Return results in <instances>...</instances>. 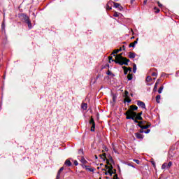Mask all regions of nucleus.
Here are the masks:
<instances>
[{
	"label": "nucleus",
	"instance_id": "14",
	"mask_svg": "<svg viewBox=\"0 0 179 179\" xmlns=\"http://www.w3.org/2000/svg\"><path fill=\"white\" fill-rule=\"evenodd\" d=\"M135 136L137 139H143V134H141V133H135Z\"/></svg>",
	"mask_w": 179,
	"mask_h": 179
},
{
	"label": "nucleus",
	"instance_id": "45",
	"mask_svg": "<svg viewBox=\"0 0 179 179\" xmlns=\"http://www.w3.org/2000/svg\"><path fill=\"white\" fill-rule=\"evenodd\" d=\"M147 3H148V0H144L143 5H146Z\"/></svg>",
	"mask_w": 179,
	"mask_h": 179
},
{
	"label": "nucleus",
	"instance_id": "47",
	"mask_svg": "<svg viewBox=\"0 0 179 179\" xmlns=\"http://www.w3.org/2000/svg\"><path fill=\"white\" fill-rule=\"evenodd\" d=\"M113 178L117 179V175H115Z\"/></svg>",
	"mask_w": 179,
	"mask_h": 179
},
{
	"label": "nucleus",
	"instance_id": "28",
	"mask_svg": "<svg viewBox=\"0 0 179 179\" xmlns=\"http://www.w3.org/2000/svg\"><path fill=\"white\" fill-rule=\"evenodd\" d=\"M1 30L3 31L5 30V22H3L1 24Z\"/></svg>",
	"mask_w": 179,
	"mask_h": 179
},
{
	"label": "nucleus",
	"instance_id": "18",
	"mask_svg": "<svg viewBox=\"0 0 179 179\" xmlns=\"http://www.w3.org/2000/svg\"><path fill=\"white\" fill-rule=\"evenodd\" d=\"M81 108H83V110H87V103H83L81 105Z\"/></svg>",
	"mask_w": 179,
	"mask_h": 179
},
{
	"label": "nucleus",
	"instance_id": "6",
	"mask_svg": "<svg viewBox=\"0 0 179 179\" xmlns=\"http://www.w3.org/2000/svg\"><path fill=\"white\" fill-rule=\"evenodd\" d=\"M113 5H114V2L111 1H108L106 5L107 10H111Z\"/></svg>",
	"mask_w": 179,
	"mask_h": 179
},
{
	"label": "nucleus",
	"instance_id": "37",
	"mask_svg": "<svg viewBox=\"0 0 179 179\" xmlns=\"http://www.w3.org/2000/svg\"><path fill=\"white\" fill-rule=\"evenodd\" d=\"M106 75H113V73H111V71H110V70H108L106 73Z\"/></svg>",
	"mask_w": 179,
	"mask_h": 179
},
{
	"label": "nucleus",
	"instance_id": "11",
	"mask_svg": "<svg viewBox=\"0 0 179 179\" xmlns=\"http://www.w3.org/2000/svg\"><path fill=\"white\" fill-rule=\"evenodd\" d=\"M113 5H114V8H119L120 10H122V9H124V8H122V6H121V4H120L118 3L113 2Z\"/></svg>",
	"mask_w": 179,
	"mask_h": 179
},
{
	"label": "nucleus",
	"instance_id": "13",
	"mask_svg": "<svg viewBox=\"0 0 179 179\" xmlns=\"http://www.w3.org/2000/svg\"><path fill=\"white\" fill-rule=\"evenodd\" d=\"M142 122H140L139 124H138V127L140 128H142V129H148V128H149V127H150V125H145V126H142Z\"/></svg>",
	"mask_w": 179,
	"mask_h": 179
},
{
	"label": "nucleus",
	"instance_id": "27",
	"mask_svg": "<svg viewBox=\"0 0 179 179\" xmlns=\"http://www.w3.org/2000/svg\"><path fill=\"white\" fill-rule=\"evenodd\" d=\"M145 80H146V82H151L152 77L151 76H147Z\"/></svg>",
	"mask_w": 179,
	"mask_h": 179
},
{
	"label": "nucleus",
	"instance_id": "42",
	"mask_svg": "<svg viewBox=\"0 0 179 179\" xmlns=\"http://www.w3.org/2000/svg\"><path fill=\"white\" fill-rule=\"evenodd\" d=\"M152 76H157V73L154 72V73H152Z\"/></svg>",
	"mask_w": 179,
	"mask_h": 179
},
{
	"label": "nucleus",
	"instance_id": "4",
	"mask_svg": "<svg viewBox=\"0 0 179 179\" xmlns=\"http://www.w3.org/2000/svg\"><path fill=\"white\" fill-rule=\"evenodd\" d=\"M21 17L22 19H23V20H24L27 24H28V27L29 29H31V22H30V18L29 17V16H27L26 14H22L21 15Z\"/></svg>",
	"mask_w": 179,
	"mask_h": 179
},
{
	"label": "nucleus",
	"instance_id": "49",
	"mask_svg": "<svg viewBox=\"0 0 179 179\" xmlns=\"http://www.w3.org/2000/svg\"><path fill=\"white\" fill-rule=\"evenodd\" d=\"M154 167H156V164H155V162L152 163Z\"/></svg>",
	"mask_w": 179,
	"mask_h": 179
},
{
	"label": "nucleus",
	"instance_id": "40",
	"mask_svg": "<svg viewBox=\"0 0 179 179\" xmlns=\"http://www.w3.org/2000/svg\"><path fill=\"white\" fill-rule=\"evenodd\" d=\"M150 132V129H147L146 131H144V134H149Z\"/></svg>",
	"mask_w": 179,
	"mask_h": 179
},
{
	"label": "nucleus",
	"instance_id": "43",
	"mask_svg": "<svg viewBox=\"0 0 179 179\" xmlns=\"http://www.w3.org/2000/svg\"><path fill=\"white\" fill-rule=\"evenodd\" d=\"M73 163H74V165L76 166H78V164H79V163H78V161L76 160H75Z\"/></svg>",
	"mask_w": 179,
	"mask_h": 179
},
{
	"label": "nucleus",
	"instance_id": "16",
	"mask_svg": "<svg viewBox=\"0 0 179 179\" xmlns=\"http://www.w3.org/2000/svg\"><path fill=\"white\" fill-rule=\"evenodd\" d=\"M64 164H65L66 166H67V167H71V166H72V162H71V161H70L69 159H66V160L65 161Z\"/></svg>",
	"mask_w": 179,
	"mask_h": 179
},
{
	"label": "nucleus",
	"instance_id": "41",
	"mask_svg": "<svg viewBox=\"0 0 179 179\" xmlns=\"http://www.w3.org/2000/svg\"><path fill=\"white\" fill-rule=\"evenodd\" d=\"M134 162L136 163L137 164H139V160L138 159H134Z\"/></svg>",
	"mask_w": 179,
	"mask_h": 179
},
{
	"label": "nucleus",
	"instance_id": "29",
	"mask_svg": "<svg viewBox=\"0 0 179 179\" xmlns=\"http://www.w3.org/2000/svg\"><path fill=\"white\" fill-rule=\"evenodd\" d=\"M124 101L127 103H131V100L129 99V96H128V98L124 99Z\"/></svg>",
	"mask_w": 179,
	"mask_h": 179
},
{
	"label": "nucleus",
	"instance_id": "32",
	"mask_svg": "<svg viewBox=\"0 0 179 179\" xmlns=\"http://www.w3.org/2000/svg\"><path fill=\"white\" fill-rule=\"evenodd\" d=\"M123 69L124 71V75H127V73H128V70L127 69V67L123 66Z\"/></svg>",
	"mask_w": 179,
	"mask_h": 179
},
{
	"label": "nucleus",
	"instance_id": "51",
	"mask_svg": "<svg viewBox=\"0 0 179 179\" xmlns=\"http://www.w3.org/2000/svg\"><path fill=\"white\" fill-rule=\"evenodd\" d=\"M131 2H134V1H135V0H131Z\"/></svg>",
	"mask_w": 179,
	"mask_h": 179
},
{
	"label": "nucleus",
	"instance_id": "38",
	"mask_svg": "<svg viewBox=\"0 0 179 179\" xmlns=\"http://www.w3.org/2000/svg\"><path fill=\"white\" fill-rule=\"evenodd\" d=\"M79 155H83V150H80L78 151Z\"/></svg>",
	"mask_w": 179,
	"mask_h": 179
},
{
	"label": "nucleus",
	"instance_id": "36",
	"mask_svg": "<svg viewBox=\"0 0 179 179\" xmlns=\"http://www.w3.org/2000/svg\"><path fill=\"white\" fill-rule=\"evenodd\" d=\"M143 129H141L140 130H139V132H140V134H143V133H145V131H143Z\"/></svg>",
	"mask_w": 179,
	"mask_h": 179
},
{
	"label": "nucleus",
	"instance_id": "17",
	"mask_svg": "<svg viewBox=\"0 0 179 179\" xmlns=\"http://www.w3.org/2000/svg\"><path fill=\"white\" fill-rule=\"evenodd\" d=\"M135 57H136V54L132 52H129V58H135Z\"/></svg>",
	"mask_w": 179,
	"mask_h": 179
},
{
	"label": "nucleus",
	"instance_id": "48",
	"mask_svg": "<svg viewBox=\"0 0 179 179\" xmlns=\"http://www.w3.org/2000/svg\"><path fill=\"white\" fill-rule=\"evenodd\" d=\"M122 48H123L124 50H125V45H123Z\"/></svg>",
	"mask_w": 179,
	"mask_h": 179
},
{
	"label": "nucleus",
	"instance_id": "54",
	"mask_svg": "<svg viewBox=\"0 0 179 179\" xmlns=\"http://www.w3.org/2000/svg\"><path fill=\"white\" fill-rule=\"evenodd\" d=\"M95 159H97V156H95Z\"/></svg>",
	"mask_w": 179,
	"mask_h": 179
},
{
	"label": "nucleus",
	"instance_id": "2",
	"mask_svg": "<svg viewBox=\"0 0 179 179\" xmlns=\"http://www.w3.org/2000/svg\"><path fill=\"white\" fill-rule=\"evenodd\" d=\"M125 115H127L126 119L127 120H132L136 124H139V121H138V119H136V112H132L131 110L127 111L125 113Z\"/></svg>",
	"mask_w": 179,
	"mask_h": 179
},
{
	"label": "nucleus",
	"instance_id": "46",
	"mask_svg": "<svg viewBox=\"0 0 179 179\" xmlns=\"http://www.w3.org/2000/svg\"><path fill=\"white\" fill-rule=\"evenodd\" d=\"M127 71H129L131 72V71H132V68L129 67Z\"/></svg>",
	"mask_w": 179,
	"mask_h": 179
},
{
	"label": "nucleus",
	"instance_id": "39",
	"mask_svg": "<svg viewBox=\"0 0 179 179\" xmlns=\"http://www.w3.org/2000/svg\"><path fill=\"white\" fill-rule=\"evenodd\" d=\"M157 4L159 8H162V6H163V5L162 3H160V2H159V1H157Z\"/></svg>",
	"mask_w": 179,
	"mask_h": 179
},
{
	"label": "nucleus",
	"instance_id": "24",
	"mask_svg": "<svg viewBox=\"0 0 179 179\" xmlns=\"http://www.w3.org/2000/svg\"><path fill=\"white\" fill-rule=\"evenodd\" d=\"M166 169H167V163H164L162 166V169L164 170Z\"/></svg>",
	"mask_w": 179,
	"mask_h": 179
},
{
	"label": "nucleus",
	"instance_id": "25",
	"mask_svg": "<svg viewBox=\"0 0 179 179\" xmlns=\"http://www.w3.org/2000/svg\"><path fill=\"white\" fill-rule=\"evenodd\" d=\"M133 72H134V73H136V64H133Z\"/></svg>",
	"mask_w": 179,
	"mask_h": 179
},
{
	"label": "nucleus",
	"instance_id": "19",
	"mask_svg": "<svg viewBox=\"0 0 179 179\" xmlns=\"http://www.w3.org/2000/svg\"><path fill=\"white\" fill-rule=\"evenodd\" d=\"M121 51H122V48H120V49L115 50L112 54H118V52Z\"/></svg>",
	"mask_w": 179,
	"mask_h": 179
},
{
	"label": "nucleus",
	"instance_id": "50",
	"mask_svg": "<svg viewBox=\"0 0 179 179\" xmlns=\"http://www.w3.org/2000/svg\"><path fill=\"white\" fill-rule=\"evenodd\" d=\"M103 157H106V154H103Z\"/></svg>",
	"mask_w": 179,
	"mask_h": 179
},
{
	"label": "nucleus",
	"instance_id": "23",
	"mask_svg": "<svg viewBox=\"0 0 179 179\" xmlns=\"http://www.w3.org/2000/svg\"><path fill=\"white\" fill-rule=\"evenodd\" d=\"M163 89H164V87L161 86V87H159V89L158 90V93H159V94L162 93Z\"/></svg>",
	"mask_w": 179,
	"mask_h": 179
},
{
	"label": "nucleus",
	"instance_id": "31",
	"mask_svg": "<svg viewBox=\"0 0 179 179\" xmlns=\"http://www.w3.org/2000/svg\"><path fill=\"white\" fill-rule=\"evenodd\" d=\"M128 80H132V74H129L127 76Z\"/></svg>",
	"mask_w": 179,
	"mask_h": 179
},
{
	"label": "nucleus",
	"instance_id": "3",
	"mask_svg": "<svg viewBox=\"0 0 179 179\" xmlns=\"http://www.w3.org/2000/svg\"><path fill=\"white\" fill-rule=\"evenodd\" d=\"M106 169V171L105 173L106 176H113V174H115V169H113V166H108L107 165L105 166Z\"/></svg>",
	"mask_w": 179,
	"mask_h": 179
},
{
	"label": "nucleus",
	"instance_id": "52",
	"mask_svg": "<svg viewBox=\"0 0 179 179\" xmlns=\"http://www.w3.org/2000/svg\"><path fill=\"white\" fill-rule=\"evenodd\" d=\"M132 38H135V36L131 37V39H132Z\"/></svg>",
	"mask_w": 179,
	"mask_h": 179
},
{
	"label": "nucleus",
	"instance_id": "22",
	"mask_svg": "<svg viewBox=\"0 0 179 179\" xmlns=\"http://www.w3.org/2000/svg\"><path fill=\"white\" fill-rule=\"evenodd\" d=\"M157 85H159V80H157V82L155 83V85L154 86V92H156V90L157 89Z\"/></svg>",
	"mask_w": 179,
	"mask_h": 179
},
{
	"label": "nucleus",
	"instance_id": "35",
	"mask_svg": "<svg viewBox=\"0 0 179 179\" xmlns=\"http://www.w3.org/2000/svg\"><path fill=\"white\" fill-rule=\"evenodd\" d=\"M113 100L114 102H115V100H117V96L115 94L113 95Z\"/></svg>",
	"mask_w": 179,
	"mask_h": 179
},
{
	"label": "nucleus",
	"instance_id": "7",
	"mask_svg": "<svg viewBox=\"0 0 179 179\" xmlns=\"http://www.w3.org/2000/svg\"><path fill=\"white\" fill-rule=\"evenodd\" d=\"M137 106L141 108H146V105L141 101H137Z\"/></svg>",
	"mask_w": 179,
	"mask_h": 179
},
{
	"label": "nucleus",
	"instance_id": "1",
	"mask_svg": "<svg viewBox=\"0 0 179 179\" xmlns=\"http://www.w3.org/2000/svg\"><path fill=\"white\" fill-rule=\"evenodd\" d=\"M109 62H115V64H119V65H128V62L129 59H127V57H123L122 54H119L115 56V60L113 59V57H109Z\"/></svg>",
	"mask_w": 179,
	"mask_h": 179
},
{
	"label": "nucleus",
	"instance_id": "5",
	"mask_svg": "<svg viewBox=\"0 0 179 179\" xmlns=\"http://www.w3.org/2000/svg\"><path fill=\"white\" fill-rule=\"evenodd\" d=\"M90 124L92 125L91 131L94 132V128H96V123L94 122V120L92 117L90 120Z\"/></svg>",
	"mask_w": 179,
	"mask_h": 179
},
{
	"label": "nucleus",
	"instance_id": "9",
	"mask_svg": "<svg viewBox=\"0 0 179 179\" xmlns=\"http://www.w3.org/2000/svg\"><path fill=\"white\" fill-rule=\"evenodd\" d=\"M136 110H138V106L132 105L130 106L129 110H128L127 111H131L132 113H134V111H136Z\"/></svg>",
	"mask_w": 179,
	"mask_h": 179
},
{
	"label": "nucleus",
	"instance_id": "33",
	"mask_svg": "<svg viewBox=\"0 0 179 179\" xmlns=\"http://www.w3.org/2000/svg\"><path fill=\"white\" fill-rule=\"evenodd\" d=\"M171 166H173V162H169L167 164V169H169V167H170Z\"/></svg>",
	"mask_w": 179,
	"mask_h": 179
},
{
	"label": "nucleus",
	"instance_id": "30",
	"mask_svg": "<svg viewBox=\"0 0 179 179\" xmlns=\"http://www.w3.org/2000/svg\"><path fill=\"white\" fill-rule=\"evenodd\" d=\"M154 10H155V13H159V12H160V9H159L157 7H155Z\"/></svg>",
	"mask_w": 179,
	"mask_h": 179
},
{
	"label": "nucleus",
	"instance_id": "26",
	"mask_svg": "<svg viewBox=\"0 0 179 179\" xmlns=\"http://www.w3.org/2000/svg\"><path fill=\"white\" fill-rule=\"evenodd\" d=\"M129 94V92H128V91H125L124 92V97L125 99H128V97H129L128 95Z\"/></svg>",
	"mask_w": 179,
	"mask_h": 179
},
{
	"label": "nucleus",
	"instance_id": "8",
	"mask_svg": "<svg viewBox=\"0 0 179 179\" xmlns=\"http://www.w3.org/2000/svg\"><path fill=\"white\" fill-rule=\"evenodd\" d=\"M83 169H85V170H87V171H90L91 173H93V171H94V169H93V168H90V166L83 165Z\"/></svg>",
	"mask_w": 179,
	"mask_h": 179
},
{
	"label": "nucleus",
	"instance_id": "55",
	"mask_svg": "<svg viewBox=\"0 0 179 179\" xmlns=\"http://www.w3.org/2000/svg\"><path fill=\"white\" fill-rule=\"evenodd\" d=\"M115 1H118V0H115Z\"/></svg>",
	"mask_w": 179,
	"mask_h": 179
},
{
	"label": "nucleus",
	"instance_id": "44",
	"mask_svg": "<svg viewBox=\"0 0 179 179\" xmlns=\"http://www.w3.org/2000/svg\"><path fill=\"white\" fill-rule=\"evenodd\" d=\"M128 166H129L130 167H133V169H135V166H134V165H132L131 164H128Z\"/></svg>",
	"mask_w": 179,
	"mask_h": 179
},
{
	"label": "nucleus",
	"instance_id": "15",
	"mask_svg": "<svg viewBox=\"0 0 179 179\" xmlns=\"http://www.w3.org/2000/svg\"><path fill=\"white\" fill-rule=\"evenodd\" d=\"M136 120H142L143 118H142V112L139 113H136Z\"/></svg>",
	"mask_w": 179,
	"mask_h": 179
},
{
	"label": "nucleus",
	"instance_id": "12",
	"mask_svg": "<svg viewBox=\"0 0 179 179\" xmlns=\"http://www.w3.org/2000/svg\"><path fill=\"white\" fill-rule=\"evenodd\" d=\"M62 171H64V167L60 168V169L58 171L56 179L61 178V172Z\"/></svg>",
	"mask_w": 179,
	"mask_h": 179
},
{
	"label": "nucleus",
	"instance_id": "10",
	"mask_svg": "<svg viewBox=\"0 0 179 179\" xmlns=\"http://www.w3.org/2000/svg\"><path fill=\"white\" fill-rule=\"evenodd\" d=\"M138 40H139V38H136V40L134 42L131 43L129 45V48H131V47H132L133 48H135V45H136V44H138Z\"/></svg>",
	"mask_w": 179,
	"mask_h": 179
},
{
	"label": "nucleus",
	"instance_id": "53",
	"mask_svg": "<svg viewBox=\"0 0 179 179\" xmlns=\"http://www.w3.org/2000/svg\"><path fill=\"white\" fill-rule=\"evenodd\" d=\"M164 73H162V76H164Z\"/></svg>",
	"mask_w": 179,
	"mask_h": 179
},
{
	"label": "nucleus",
	"instance_id": "20",
	"mask_svg": "<svg viewBox=\"0 0 179 179\" xmlns=\"http://www.w3.org/2000/svg\"><path fill=\"white\" fill-rule=\"evenodd\" d=\"M80 162L81 163H83V164H86L87 163V161H86V159L83 157H81Z\"/></svg>",
	"mask_w": 179,
	"mask_h": 179
},
{
	"label": "nucleus",
	"instance_id": "21",
	"mask_svg": "<svg viewBox=\"0 0 179 179\" xmlns=\"http://www.w3.org/2000/svg\"><path fill=\"white\" fill-rule=\"evenodd\" d=\"M160 99H162V96H160V95H157V96H156V101H157V103H160Z\"/></svg>",
	"mask_w": 179,
	"mask_h": 179
},
{
	"label": "nucleus",
	"instance_id": "34",
	"mask_svg": "<svg viewBox=\"0 0 179 179\" xmlns=\"http://www.w3.org/2000/svg\"><path fill=\"white\" fill-rule=\"evenodd\" d=\"M113 16L115 17H118V16H120V14H118V13H117V12H115Z\"/></svg>",
	"mask_w": 179,
	"mask_h": 179
}]
</instances>
